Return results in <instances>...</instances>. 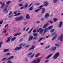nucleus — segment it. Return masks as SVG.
<instances>
[{"instance_id":"nucleus-1","label":"nucleus","mask_w":63,"mask_h":63,"mask_svg":"<svg viewBox=\"0 0 63 63\" xmlns=\"http://www.w3.org/2000/svg\"><path fill=\"white\" fill-rule=\"evenodd\" d=\"M59 53L58 52L57 53L53 56V59H56L58 57V56L59 55Z\"/></svg>"},{"instance_id":"nucleus-2","label":"nucleus","mask_w":63,"mask_h":63,"mask_svg":"<svg viewBox=\"0 0 63 63\" xmlns=\"http://www.w3.org/2000/svg\"><path fill=\"white\" fill-rule=\"evenodd\" d=\"M23 17V16H21L18 17H17L16 18L15 21H19L20 20H21L22 19Z\"/></svg>"},{"instance_id":"nucleus-3","label":"nucleus","mask_w":63,"mask_h":63,"mask_svg":"<svg viewBox=\"0 0 63 63\" xmlns=\"http://www.w3.org/2000/svg\"><path fill=\"white\" fill-rule=\"evenodd\" d=\"M44 31V29H42V28H40L38 29L37 31L38 32H39V33L40 34H42L43 32V31Z\"/></svg>"},{"instance_id":"nucleus-4","label":"nucleus","mask_w":63,"mask_h":63,"mask_svg":"<svg viewBox=\"0 0 63 63\" xmlns=\"http://www.w3.org/2000/svg\"><path fill=\"white\" fill-rule=\"evenodd\" d=\"M56 34V33H53L52 34L51 36H53V35H54L53 36V38L51 40L52 41H53V40H54L55 39V38H56L57 37V34Z\"/></svg>"},{"instance_id":"nucleus-5","label":"nucleus","mask_w":63,"mask_h":63,"mask_svg":"<svg viewBox=\"0 0 63 63\" xmlns=\"http://www.w3.org/2000/svg\"><path fill=\"white\" fill-rule=\"evenodd\" d=\"M58 40H60V41H63V35H62L61 36L58 38Z\"/></svg>"},{"instance_id":"nucleus-6","label":"nucleus","mask_w":63,"mask_h":63,"mask_svg":"<svg viewBox=\"0 0 63 63\" xmlns=\"http://www.w3.org/2000/svg\"><path fill=\"white\" fill-rule=\"evenodd\" d=\"M22 48V47H16L14 49V50L15 51H17L18 50L20 49L21 48Z\"/></svg>"},{"instance_id":"nucleus-7","label":"nucleus","mask_w":63,"mask_h":63,"mask_svg":"<svg viewBox=\"0 0 63 63\" xmlns=\"http://www.w3.org/2000/svg\"><path fill=\"white\" fill-rule=\"evenodd\" d=\"M12 36H10V37H8L7 39V40H6V42H9L10 41V40L12 39Z\"/></svg>"},{"instance_id":"nucleus-8","label":"nucleus","mask_w":63,"mask_h":63,"mask_svg":"<svg viewBox=\"0 0 63 63\" xmlns=\"http://www.w3.org/2000/svg\"><path fill=\"white\" fill-rule=\"evenodd\" d=\"M62 24H63V22H60L59 23V24L58 25V27H61L62 26Z\"/></svg>"},{"instance_id":"nucleus-9","label":"nucleus","mask_w":63,"mask_h":63,"mask_svg":"<svg viewBox=\"0 0 63 63\" xmlns=\"http://www.w3.org/2000/svg\"><path fill=\"white\" fill-rule=\"evenodd\" d=\"M5 6L6 4H5V2H3V3L1 5V7H0V8L2 9V8H3Z\"/></svg>"},{"instance_id":"nucleus-10","label":"nucleus","mask_w":63,"mask_h":63,"mask_svg":"<svg viewBox=\"0 0 63 63\" xmlns=\"http://www.w3.org/2000/svg\"><path fill=\"white\" fill-rule=\"evenodd\" d=\"M29 38L28 39V41H30L31 40H32L33 39V36H29Z\"/></svg>"},{"instance_id":"nucleus-11","label":"nucleus","mask_w":63,"mask_h":63,"mask_svg":"<svg viewBox=\"0 0 63 63\" xmlns=\"http://www.w3.org/2000/svg\"><path fill=\"white\" fill-rule=\"evenodd\" d=\"M48 16H49V14L48 13H46L45 15V18H47Z\"/></svg>"},{"instance_id":"nucleus-12","label":"nucleus","mask_w":63,"mask_h":63,"mask_svg":"<svg viewBox=\"0 0 63 63\" xmlns=\"http://www.w3.org/2000/svg\"><path fill=\"white\" fill-rule=\"evenodd\" d=\"M48 24H48V23H47L46 24L44 25L43 27V28H46L47 27V26H48Z\"/></svg>"},{"instance_id":"nucleus-13","label":"nucleus","mask_w":63,"mask_h":63,"mask_svg":"<svg viewBox=\"0 0 63 63\" xmlns=\"http://www.w3.org/2000/svg\"><path fill=\"white\" fill-rule=\"evenodd\" d=\"M53 55V54H50L46 58V59H48L50 57Z\"/></svg>"},{"instance_id":"nucleus-14","label":"nucleus","mask_w":63,"mask_h":63,"mask_svg":"<svg viewBox=\"0 0 63 63\" xmlns=\"http://www.w3.org/2000/svg\"><path fill=\"white\" fill-rule=\"evenodd\" d=\"M46 11V9L43 8L42 10V11L41 13V14H44L45 13V12Z\"/></svg>"},{"instance_id":"nucleus-15","label":"nucleus","mask_w":63,"mask_h":63,"mask_svg":"<svg viewBox=\"0 0 63 63\" xmlns=\"http://www.w3.org/2000/svg\"><path fill=\"white\" fill-rule=\"evenodd\" d=\"M9 51V49H4L3 50V51L4 52H7Z\"/></svg>"},{"instance_id":"nucleus-16","label":"nucleus","mask_w":63,"mask_h":63,"mask_svg":"<svg viewBox=\"0 0 63 63\" xmlns=\"http://www.w3.org/2000/svg\"><path fill=\"white\" fill-rule=\"evenodd\" d=\"M35 46H32V47H31V48H29L28 50H31L32 49H33L35 48Z\"/></svg>"},{"instance_id":"nucleus-17","label":"nucleus","mask_w":63,"mask_h":63,"mask_svg":"<svg viewBox=\"0 0 63 63\" xmlns=\"http://www.w3.org/2000/svg\"><path fill=\"white\" fill-rule=\"evenodd\" d=\"M49 30L48 28H45L44 29V32H48Z\"/></svg>"},{"instance_id":"nucleus-18","label":"nucleus","mask_w":63,"mask_h":63,"mask_svg":"<svg viewBox=\"0 0 63 63\" xmlns=\"http://www.w3.org/2000/svg\"><path fill=\"white\" fill-rule=\"evenodd\" d=\"M26 17L27 19H29L30 18V16L28 14H27L26 16Z\"/></svg>"},{"instance_id":"nucleus-19","label":"nucleus","mask_w":63,"mask_h":63,"mask_svg":"<svg viewBox=\"0 0 63 63\" xmlns=\"http://www.w3.org/2000/svg\"><path fill=\"white\" fill-rule=\"evenodd\" d=\"M28 6V4H25L24 6V9H26V8H27Z\"/></svg>"},{"instance_id":"nucleus-20","label":"nucleus","mask_w":63,"mask_h":63,"mask_svg":"<svg viewBox=\"0 0 63 63\" xmlns=\"http://www.w3.org/2000/svg\"><path fill=\"white\" fill-rule=\"evenodd\" d=\"M14 57V56H11L9 58L7 59V60H10V59H12V58H13Z\"/></svg>"},{"instance_id":"nucleus-21","label":"nucleus","mask_w":63,"mask_h":63,"mask_svg":"<svg viewBox=\"0 0 63 63\" xmlns=\"http://www.w3.org/2000/svg\"><path fill=\"white\" fill-rule=\"evenodd\" d=\"M48 22H49V23L50 24H53V23H54L53 21L52 20H49L48 21Z\"/></svg>"},{"instance_id":"nucleus-22","label":"nucleus","mask_w":63,"mask_h":63,"mask_svg":"<svg viewBox=\"0 0 63 63\" xmlns=\"http://www.w3.org/2000/svg\"><path fill=\"white\" fill-rule=\"evenodd\" d=\"M8 8V6H6V7H5V8L4 9L3 11V12L4 13V12H6V11L7 10V8Z\"/></svg>"},{"instance_id":"nucleus-23","label":"nucleus","mask_w":63,"mask_h":63,"mask_svg":"<svg viewBox=\"0 0 63 63\" xmlns=\"http://www.w3.org/2000/svg\"><path fill=\"white\" fill-rule=\"evenodd\" d=\"M44 5L45 6H47L48 5V2H45L44 3Z\"/></svg>"},{"instance_id":"nucleus-24","label":"nucleus","mask_w":63,"mask_h":63,"mask_svg":"<svg viewBox=\"0 0 63 63\" xmlns=\"http://www.w3.org/2000/svg\"><path fill=\"white\" fill-rule=\"evenodd\" d=\"M11 3H12V1H9L7 2V6H8L10 5V4Z\"/></svg>"},{"instance_id":"nucleus-25","label":"nucleus","mask_w":63,"mask_h":63,"mask_svg":"<svg viewBox=\"0 0 63 63\" xmlns=\"http://www.w3.org/2000/svg\"><path fill=\"white\" fill-rule=\"evenodd\" d=\"M33 10V6H32L30 7L29 9V11H31V10Z\"/></svg>"},{"instance_id":"nucleus-26","label":"nucleus","mask_w":63,"mask_h":63,"mask_svg":"<svg viewBox=\"0 0 63 63\" xmlns=\"http://www.w3.org/2000/svg\"><path fill=\"white\" fill-rule=\"evenodd\" d=\"M42 9L40 8V9H38L36 10H35V13H37L39 11H40V10H41Z\"/></svg>"},{"instance_id":"nucleus-27","label":"nucleus","mask_w":63,"mask_h":63,"mask_svg":"<svg viewBox=\"0 0 63 63\" xmlns=\"http://www.w3.org/2000/svg\"><path fill=\"white\" fill-rule=\"evenodd\" d=\"M21 33H18L16 34H15L14 36H17L18 35H20Z\"/></svg>"},{"instance_id":"nucleus-28","label":"nucleus","mask_w":63,"mask_h":63,"mask_svg":"<svg viewBox=\"0 0 63 63\" xmlns=\"http://www.w3.org/2000/svg\"><path fill=\"white\" fill-rule=\"evenodd\" d=\"M16 39V37H14L13 38H12L11 40V42H12V41H14V40H15V39Z\"/></svg>"},{"instance_id":"nucleus-29","label":"nucleus","mask_w":63,"mask_h":63,"mask_svg":"<svg viewBox=\"0 0 63 63\" xmlns=\"http://www.w3.org/2000/svg\"><path fill=\"white\" fill-rule=\"evenodd\" d=\"M34 55H35V54H33L30 57V58L31 59L34 56Z\"/></svg>"},{"instance_id":"nucleus-30","label":"nucleus","mask_w":63,"mask_h":63,"mask_svg":"<svg viewBox=\"0 0 63 63\" xmlns=\"http://www.w3.org/2000/svg\"><path fill=\"white\" fill-rule=\"evenodd\" d=\"M53 21L55 22H56V21H58V19L54 18L53 19Z\"/></svg>"},{"instance_id":"nucleus-31","label":"nucleus","mask_w":63,"mask_h":63,"mask_svg":"<svg viewBox=\"0 0 63 63\" xmlns=\"http://www.w3.org/2000/svg\"><path fill=\"white\" fill-rule=\"evenodd\" d=\"M36 60H37V62H36L37 63H39L40 61V60L41 59H37Z\"/></svg>"},{"instance_id":"nucleus-32","label":"nucleus","mask_w":63,"mask_h":63,"mask_svg":"<svg viewBox=\"0 0 63 63\" xmlns=\"http://www.w3.org/2000/svg\"><path fill=\"white\" fill-rule=\"evenodd\" d=\"M57 1H58V0H53V3H56L57 2Z\"/></svg>"},{"instance_id":"nucleus-33","label":"nucleus","mask_w":63,"mask_h":63,"mask_svg":"<svg viewBox=\"0 0 63 63\" xmlns=\"http://www.w3.org/2000/svg\"><path fill=\"white\" fill-rule=\"evenodd\" d=\"M43 39H44V38L43 37H42L40 38V39L38 40V42H41Z\"/></svg>"},{"instance_id":"nucleus-34","label":"nucleus","mask_w":63,"mask_h":63,"mask_svg":"<svg viewBox=\"0 0 63 63\" xmlns=\"http://www.w3.org/2000/svg\"><path fill=\"white\" fill-rule=\"evenodd\" d=\"M56 47H54L52 48V50H53L54 51L56 50Z\"/></svg>"},{"instance_id":"nucleus-35","label":"nucleus","mask_w":63,"mask_h":63,"mask_svg":"<svg viewBox=\"0 0 63 63\" xmlns=\"http://www.w3.org/2000/svg\"><path fill=\"white\" fill-rule=\"evenodd\" d=\"M54 30H55V29H52L50 31V33H52V32H53L54 31Z\"/></svg>"},{"instance_id":"nucleus-36","label":"nucleus","mask_w":63,"mask_h":63,"mask_svg":"<svg viewBox=\"0 0 63 63\" xmlns=\"http://www.w3.org/2000/svg\"><path fill=\"white\" fill-rule=\"evenodd\" d=\"M52 27H53V26H51L48 27V28L49 30V29H52Z\"/></svg>"},{"instance_id":"nucleus-37","label":"nucleus","mask_w":63,"mask_h":63,"mask_svg":"<svg viewBox=\"0 0 63 63\" xmlns=\"http://www.w3.org/2000/svg\"><path fill=\"white\" fill-rule=\"evenodd\" d=\"M7 57H5L4 58H3L2 59H1L2 61H4V60H5V59H7Z\"/></svg>"},{"instance_id":"nucleus-38","label":"nucleus","mask_w":63,"mask_h":63,"mask_svg":"<svg viewBox=\"0 0 63 63\" xmlns=\"http://www.w3.org/2000/svg\"><path fill=\"white\" fill-rule=\"evenodd\" d=\"M44 6H45V5H41L38 8H39V9H40V8H42V7H44Z\"/></svg>"},{"instance_id":"nucleus-39","label":"nucleus","mask_w":63,"mask_h":63,"mask_svg":"<svg viewBox=\"0 0 63 63\" xmlns=\"http://www.w3.org/2000/svg\"><path fill=\"white\" fill-rule=\"evenodd\" d=\"M50 47V46H46L44 48V49H47V48H49V47Z\"/></svg>"},{"instance_id":"nucleus-40","label":"nucleus","mask_w":63,"mask_h":63,"mask_svg":"<svg viewBox=\"0 0 63 63\" xmlns=\"http://www.w3.org/2000/svg\"><path fill=\"white\" fill-rule=\"evenodd\" d=\"M40 54L39 53H38L36 55H35V57H38V56H39V55H40Z\"/></svg>"},{"instance_id":"nucleus-41","label":"nucleus","mask_w":63,"mask_h":63,"mask_svg":"<svg viewBox=\"0 0 63 63\" xmlns=\"http://www.w3.org/2000/svg\"><path fill=\"white\" fill-rule=\"evenodd\" d=\"M33 35L34 37H36V36H38V33L34 34H33Z\"/></svg>"},{"instance_id":"nucleus-42","label":"nucleus","mask_w":63,"mask_h":63,"mask_svg":"<svg viewBox=\"0 0 63 63\" xmlns=\"http://www.w3.org/2000/svg\"><path fill=\"white\" fill-rule=\"evenodd\" d=\"M7 63H13V62H11V60H9L7 61Z\"/></svg>"},{"instance_id":"nucleus-43","label":"nucleus","mask_w":63,"mask_h":63,"mask_svg":"<svg viewBox=\"0 0 63 63\" xmlns=\"http://www.w3.org/2000/svg\"><path fill=\"white\" fill-rule=\"evenodd\" d=\"M20 14H21V13H18L15 15L14 16H18V15H20Z\"/></svg>"},{"instance_id":"nucleus-44","label":"nucleus","mask_w":63,"mask_h":63,"mask_svg":"<svg viewBox=\"0 0 63 63\" xmlns=\"http://www.w3.org/2000/svg\"><path fill=\"white\" fill-rule=\"evenodd\" d=\"M23 5V3H20L19 4V6L20 7H21V6H22Z\"/></svg>"},{"instance_id":"nucleus-45","label":"nucleus","mask_w":63,"mask_h":63,"mask_svg":"<svg viewBox=\"0 0 63 63\" xmlns=\"http://www.w3.org/2000/svg\"><path fill=\"white\" fill-rule=\"evenodd\" d=\"M6 30H7V29H5L3 32H2L3 33H4H4H6V32H6Z\"/></svg>"},{"instance_id":"nucleus-46","label":"nucleus","mask_w":63,"mask_h":63,"mask_svg":"<svg viewBox=\"0 0 63 63\" xmlns=\"http://www.w3.org/2000/svg\"><path fill=\"white\" fill-rule=\"evenodd\" d=\"M32 63H37L36 62V60H34L32 62Z\"/></svg>"},{"instance_id":"nucleus-47","label":"nucleus","mask_w":63,"mask_h":63,"mask_svg":"<svg viewBox=\"0 0 63 63\" xmlns=\"http://www.w3.org/2000/svg\"><path fill=\"white\" fill-rule=\"evenodd\" d=\"M32 54V52L30 53H29L28 54H27V56H29V55H31Z\"/></svg>"},{"instance_id":"nucleus-48","label":"nucleus","mask_w":63,"mask_h":63,"mask_svg":"<svg viewBox=\"0 0 63 63\" xmlns=\"http://www.w3.org/2000/svg\"><path fill=\"white\" fill-rule=\"evenodd\" d=\"M23 24L24 25H25L26 24H27V22H24L23 23Z\"/></svg>"},{"instance_id":"nucleus-49","label":"nucleus","mask_w":63,"mask_h":63,"mask_svg":"<svg viewBox=\"0 0 63 63\" xmlns=\"http://www.w3.org/2000/svg\"><path fill=\"white\" fill-rule=\"evenodd\" d=\"M33 29V28L32 29L30 30V31L28 32V33L29 34H30V33H31V31H32V30Z\"/></svg>"},{"instance_id":"nucleus-50","label":"nucleus","mask_w":63,"mask_h":63,"mask_svg":"<svg viewBox=\"0 0 63 63\" xmlns=\"http://www.w3.org/2000/svg\"><path fill=\"white\" fill-rule=\"evenodd\" d=\"M54 45H55V46H56V47H59V44H54Z\"/></svg>"},{"instance_id":"nucleus-51","label":"nucleus","mask_w":63,"mask_h":63,"mask_svg":"<svg viewBox=\"0 0 63 63\" xmlns=\"http://www.w3.org/2000/svg\"><path fill=\"white\" fill-rule=\"evenodd\" d=\"M36 32V29H34L32 31V32L33 33H35V32Z\"/></svg>"},{"instance_id":"nucleus-52","label":"nucleus","mask_w":63,"mask_h":63,"mask_svg":"<svg viewBox=\"0 0 63 63\" xmlns=\"http://www.w3.org/2000/svg\"><path fill=\"white\" fill-rule=\"evenodd\" d=\"M16 13H17V11H15L13 13L14 15H15L16 14Z\"/></svg>"},{"instance_id":"nucleus-53","label":"nucleus","mask_w":63,"mask_h":63,"mask_svg":"<svg viewBox=\"0 0 63 63\" xmlns=\"http://www.w3.org/2000/svg\"><path fill=\"white\" fill-rule=\"evenodd\" d=\"M3 20H1L0 21V24H2V23H3Z\"/></svg>"},{"instance_id":"nucleus-54","label":"nucleus","mask_w":63,"mask_h":63,"mask_svg":"<svg viewBox=\"0 0 63 63\" xmlns=\"http://www.w3.org/2000/svg\"><path fill=\"white\" fill-rule=\"evenodd\" d=\"M10 54H10V53H8L6 54L5 55H10Z\"/></svg>"},{"instance_id":"nucleus-55","label":"nucleus","mask_w":63,"mask_h":63,"mask_svg":"<svg viewBox=\"0 0 63 63\" xmlns=\"http://www.w3.org/2000/svg\"><path fill=\"white\" fill-rule=\"evenodd\" d=\"M23 9H24V6L20 8V10H22Z\"/></svg>"},{"instance_id":"nucleus-56","label":"nucleus","mask_w":63,"mask_h":63,"mask_svg":"<svg viewBox=\"0 0 63 63\" xmlns=\"http://www.w3.org/2000/svg\"><path fill=\"white\" fill-rule=\"evenodd\" d=\"M25 61H28V59L27 58H26L25 60Z\"/></svg>"},{"instance_id":"nucleus-57","label":"nucleus","mask_w":63,"mask_h":63,"mask_svg":"<svg viewBox=\"0 0 63 63\" xmlns=\"http://www.w3.org/2000/svg\"><path fill=\"white\" fill-rule=\"evenodd\" d=\"M36 5H40V3H37L36 4Z\"/></svg>"},{"instance_id":"nucleus-58","label":"nucleus","mask_w":63,"mask_h":63,"mask_svg":"<svg viewBox=\"0 0 63 63\" xmlns=\"http://www.w3.org/2000/svg\"><path fill=\"white\" fill-rule=\"evenodd\" d=\"M9 16L8 17L9 18H11L12 16V15H9Z\"/></svg>"},{"instance_id":"nucleus-59","label":"nucleus","mask_w":63,"mask_h":63,"mask_svg":"<svg viewBox=\"0 0 63 63\" xmlns=\"http://www.w3.org/2000/svg\"><path fill=\"white\" fill-rule=\"evenodd\" d=\"M12 14V12H10L9 14V16H10L11 15V14Z\"/></svg>"},{"instance_id":"nucleus-60","label":"nucleus","mask_w":63,"mask_h":63,"mask_svg":"<svg viewBox=\"0 0 63 63\" xmlns=\"http://www.w3.org/2000/svg\"><path fill=\"white\" fill-rule=\"evenodd\" d=\"M35 37L34 38H33V39H34V40H35V39H37V37H36V36H34Z\"/></svg>"},{"instance_id":"nucleus-61","label":"nucleus","mask_w":63,"mask_h":63,"mask_svg":"<svg viewBox=\"0 0 63 63\" xmlns=\"http://www.w3.org/2000/svg\"><path fill=\"white\" fill-rule=\"evenodd\" d=\"M8 26V24H7L4 26V28H6L7 26Z\"/></svg>"},{"instance_id":"nucleus-62","label":"nucleus","mask_w":63,"mask_h":63,"mask_svg":"<svg viewBox=\"0 0 63 63\" xmlns=\"http://www.w3.org/2000/svg\"><path fill=\"white\" fill-rule=\"evenodd\" d=\"M3 44V42H0V45H1Z\"/></svg>"},{"instance_id":"nucleus-63","label":"nucleus","mask_w":63,"mask_h":63,"mask_svg":"<svg viewBox=\"0 0 63 63\" xmlns=\"http://www.w3.org/2000/svg\"><path fill=\"white\" fill-rule=\"evenodd\" d=\"M49 61V60H46L45 61V63H46V62H48V61Z\"/></svg>"},{"instance_id":"nucleus-64","label":"nucleus","mask_w":63,"mask_h":63,"mask_svg":"<svg viewBox=\"0 0 63 63\" xmlns=\"http://www.w3.org/2000/svg\"><path fill=\"white\" fill-rule=\"evenodd\" d=\"M29 28L27 29L26 30V31H28V30H29Z\"/></svg>"}]
</instances>
